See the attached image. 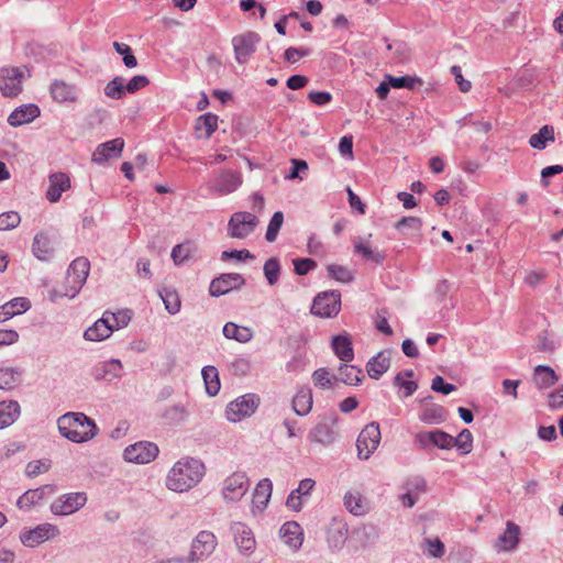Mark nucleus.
Segmentation results:
<instances>
[{"label": "nucleus", "instance_id": "15", "mask_svg": "<svg viewBox=\"0 0 563 563\" xmlns=\"http://www.w3.org/2000/svg\"><path fill=\"white\" fill-rule=\"evenodd\" d=\"M25 73L20 67H2L0 69V91L4 97H16L22 91Z\"/></svg>", "mask_w": 563, "mask_h": 563}, {"label": "nucleus", "instance_id": "23", "mask_svg": "<svg viewBox=\"0 0 563 563\" xmlns=\"http://www.w3.org/2000/svg\"><path fill=\"white\" fill-rule=\"evenodd\" d=\"M343 505L350 514L356 517L365 516L371 509L367 498L356 489H350L344 494Z\"/></svg>", "mask_w": 563, "mask_h": 563}, {"label": "nucleus", "instance_id": "59", "mask_svg": "<svg viewBox=\"0 0 563 563\" xmlns=\"http://www.w3.org/2000/svg\"><path fill=\"white\" fill-rule=\"evenodd\" d=\"M113 48L123 56V63L128 68H134L137 65L136 57L132 54L131 47L125 43L114 42Z\"/></svg>", "mask_w": 563, "mask_h": 563}, {"label": "nucleus", "instance_id": "31", "mask_svg": "<svg viewBox=\"0 0 563 563\" xmlns=\"http://www.w3.org/2000/svg\"><path fill=\"white\" fill-rule=\"evenodd\" d=\"M390 366V352L380 351L373 356L366 364V371L371 378L378 379Z\"/></svg>", "mask_w": 563, "mask_h": 563}, {"label": "nucleus", "instance_id": "17", "mask_svg": "<svg viewBox=\"0 0 563 563\" xmlns=\"http://www.w3.org/2000/svg\"><path fill=\"white\" fill-rule=\"evenodd\" d=\"M261 36L255 32H246L232 38L235 59L239 64H245L256 51Z\"/></svg>", "mask_w": 563, "mask_h": 563}, {"label": "nucleus", "instance_id": "49", "mask_svg": "<svg viewBox=\"0 0 563 563\" xmlns=\"http://www.w3.org/2000/svg\"><path fill=\"white\" fill-rule=\"evenodd\" d=\"M385 78L389 80V85H391V87L396 89L407 88L413 90L416 87L422 86V80L419 77H394L391 75H386Z\"/></svg>", "mask_w": 563, "mask_h": 563}, {"label": "nucleus", "instance_id": "9", "mask_svg": "<svg viewBox=\"0 0 563 563\" xmlns=\"http://www.w3.org/2000/svg\"><path fill=\"white\" fill-rule=\"evenodd\" d=\"M88 496L84 492L66 493L58 496L49 506L53 515L58 517L70 516L87 504Z\"/></svg>", "mask_w": 563, "mask_h": 563}, {"label": "nucleus", "instance_id": "34", "mask_svg": "<svg viewBox=\"0 0 563 563\" xmlns=\"http://www.w3.org/2000/svg\"><path fill=\"white\" fill-rule=\"evenodd\" d=\"M31 307L29 299L16 297L0 307V322L27 311Z\"/></svg>", "mask_w": 563, "mask_h": 563}, {"label": "nucleus", "instance_id": "44", "mask_svg": "<svg viewBox=\"0 0 563 563\" xmlns=\"http://www.w3.org/2000/svg\"><path fill=\"white\" fill-rule=\"evenodd\" d=\"M533 380L539 389H545L558 382V376L550 366L538 365L534 368Z\"/></svg>", "mask_w": 563, "mask_h": 563}, {"label": "nucleus", "instance_id": "32", "mask_svg": "<svg viewBox=\"0 0 563 563\" xmlns=\"http://www.w3.org/2000/svg\"><path fill=\"white\" fill-rule=\"evenodd\" d=\"M47 492H53V487L46 485L35 489H29L19 497L16 506L20 509L30 510L33 506L41 504Z\"/></svg>", "mask_w": 563, "mask_h": 563}, {"label": "nucleus", "instance_id": "27", "mask_svg": "<svg viewBox=\"0 0 563 563\" xmlns=\"http://www.w3.org/2000/svg\"><path fill=\"white\" fill-rule=\"evenodd\" d=\"M316 482L312 478H303L298 487L290 492L287 497L286 506L295 511L301 510L305 498L309 497Z\"/></svg>", "mask_w": 563, "mask_h": 563}, {"label": "nucleus", "instance_id": "54", "mask_svg": "<svg viewBox=\"0 0 563 563\" xmlns=\"http://www.w3.org/2000/svg\"><path fill=\"white\" fill-rule=\"evenodd\" d=\"M102 316L109 321V325H111L113 331L126 327L131 320L129 310H120L118 312L106 311Z\"/></svg>", "mask_w": 563, "mask_h": 563}, {"label": "nucleus", "instance_id": "36", "mask_svg": "<svg viewBox=\"0 0 563 563\" xmlns=\"http://www.w3.org/2000/svg\"><path fill=\"white\" fill-rule=\"evenodd\" d=\"M21 415V407L16 400L0 401V430L13 424Z\"/></svg>", "mask_w": 563, "mask_h": 563}, {"label": "nucleus", "instance_id": "26", "mask_svg": "<svg viewBox=\"0 0 563 563\" xmlns=\"http://www.w3.org/2000/svg\"><path fill=\"white\" fill-rule=\"evenodd\" d=\"M282 541L291 550H298L303 542V530L296 521H287L279 529Z\"/></svg>", "mask_w": 563, "mask_h": 563}, {"label": "nucleus", "instance_id": "33", "mask_svg": "<svg viewBox=\"0 0 563 563\" xmlns=\"http://www.w3.org/2000/svg\"><path fill=\"white\" fill-rule=\"evenodd\" d=\"M113 330L109 321L102 316L84 332V339L91 342H100L108 339Z\"/></svg>", "mask_w": 563, "mask_h": 563}, {"label": "nucleus", "instance_id": "42", "mask_svg": "<svg viewBox=\"0 0 563 563\" xmlns=\"http://www.w3.org/2000/svg\"><path fill=\"white\" fill-rule=\"evenodd\" d=\"M218 128V115L206 113L198 118L196 122V133L198 139H209Z\"/></svg>", "mask_w": 563, "mask_h": 563}, {"label": "nucleus", "instance_id": "48", "mask_svg": "<svg viewBox=\"0 0 563 563\" xmlns=\"http://www.w3.org/2000/svg\"><path fill=\"white\" fill-rule=\"evenodd\" d=\"M363 372L360 367L349 364H342L339 367V379L351 386L358 385L362 380Z\"/></svg>", "mask_w": 563, "mask_h": 563}, {"label": "nucleus", "instance_id": "41", "mask_svg": "<svg viewBox=\"0 0 563 563\" xmlns=\"http://www.w3.org/2000/svg\"><path fill=\"white\" fill-rule=\"evenodd\" d=\"M51 93L57 102L75 101L77 99V89L75 86L56 80L51 86Z\"/></svg>", "mask_w": 563, "mask_h": 563}, {"label": "nucleus", "instance_id": "55", "mask_svg": "<svg viewBox=\"0 0 563 563\" xmlns=\"http://www.w3.org/2000/svg\"><path fill=\"white\" fill-rule=\"evenodd\" d=\"M192 246L190 243H184V244H177L173 247L172 251V258L175 263V265H183L185 264L192 254Z\"/></svg>", "mask_w": 563, "mask_h": 563}, {"label": "nucleus", "instance_id": "6", "mask_svg": "<svg viewBox=\"0 0 563 563\" xmlns=\"http://www.w3.org/2000/svg\"><path fill=\"white\" fill-rule=\"evenodd\" d=\"M250 478L244 472H233L221 483V497L227 504L240 501L250 489Z\"/></svg>", "mask_w": 563, "mask_h": 563}, {"label": "nucleus", "instance_id": "58", "mask_svg": "<svg viewBox=\"0 0 563 563\" xmlns=\"http://www.w3.org/2000/svg\"><path fill=\"white\" fill-rule=\"evenodd\" d=\"M187 416V409L183 404H176L167 407L162 417L170 422L177 423L183 421Z\"/></svg>", "mask_w": 563, "mask_h": 563}, {"label": "nucleus", "instance_id": "3", "mask_svg": "<svg viewBox=\"0 0 563 563\" xmlns=\"http://www.w3.org/2000/svg\"><path fill=\"white\" fill-rule=\"evenodd\" d=\"M90 271V263L86 257L74 260L66 273L65 285L62 289H53L49 297L53 301L59 298H75L85 285Z\"/></svg>", "mask_w": 563, "mask_h": 563}, {"label": "nucleus", "instance_id": "13", "mask_svg": "<svg viewBox=\"0 0 563 563\" xmlns=\"http://www.w3.org/2000/svg\"><path fill=\"white\" fill-rule=\"evenodd\" d=\"M380 442V430L376 422H371L361 431L357 437V455L361 460H368Z\"/></svg>", "mask_w": 563, "mask_h": 563}, {"label": "nucleus", "instance_id": "18", "mask_svg": "<svg viewBox=\"0 0 563 563\" xmlns=\"http://www.w3.org/2000/svg\"><path fill=\"white\" fill-rule=\"evenodd\" d=\"M349 536V526L347 523L339 517L332 518L330 521L327 532L325 540L328 548L331 552H340L347 540Z\"/></svg>", "mask_w": 563, "mask_h": 563}, {"label": "nucleus", "instance_id": "62", "mask_svg": "<svg viewBox=\"0 0 563 563\" xmlns=\"http://www.w3.org/2000/svg\"><path fill=\"white\" fill-rule=\"evenodd\" d=\"M51 467V462L48 460H38L32 461L27 463L25 467V474L29 477H35L40 474L46 473Z\"/></svg>", "mask_w": 563, "mask_h": 563}, {"label": "nucleus", "instance_id": "53", "mask_svg": "<svg viewBox=\"0 0 563 563\" xmlns=\"http://www.w3.org/2000/svg\"><path fill=\"white\" fill-rule=\"evenodd\" d=\"M280 271L282 267L278 258L271 257L265 262L263 272L268 285L274 286L278 283Z\"/></svg>", "mask_w": 563, "mask_h": 563}, {"label": "nucleus", "instance_id": "37", "mask_svg": "<svg viewBox=\"0 0 563 563\" xmlns=\"http://www.w3.org/2000/svg\"><path fill=\"white\" fill-rule=\"evenodd\" d=\"M446 410L437 404H426L419 412V420L427 424H440L446 420Z\"/></svg>", "mask_w": 563, "mask_h": 563}, {"label": "nucleus", "instance_id": "39", "mask_svg": "<svg viewBox=\"0 0 563 563\" xmlns=\"http://www.w3.org/2000/svg\"><path fill=\"white\" fill-rule=\"evenodd\" d=\"M332 349L334 354L342 362H350L354 358L352 341L346 334H340L332 339Z\"/></svg>", "mask_w": 563, "mask_h": 563}, {"label": "nucleus", "instance_id": "19", "mask_svg": "<svg viewBox=\"0 0 563 563\" xmlns=\"http://www.w3.org/2000/svg\"><path fill=\"white\" fill-rule=\"evenodd\" d=\"M245 284V279L241 274L227 273L211 280L209 292L212 297H220L233 289H239Z\"/></svg>", "mask_w": 563, "mask_h": 563}, {"label": "nucleus", "instance_id": "57", "mask_svg": "<svg viewBox=\"0 0 563 563\" xmlns=\"http://www.w3.org/2000/svg\"><path fill=\"white\" fill-rule=\"evenodd\" d=\"M284 223V214L282 211H276L269 220L265 239L268 242H274L277 239L278 232Z\"/></svg>", "mask_w": 563, "mask_h": 563}, {"label": "nucleus", "instance_id": "30", "mask_svg": "<svg viewBox=\"0 0 563 563\" xmlns=\"http://www.w3.org/2000/svg\"><path fill=\"white\" fill-rule=\"evenodd\" d=\"M520 529L512 521H507L506 530L496 542V549L498 551H512L517 548L519 543Z\"/></svg>", "mask_w": 563, "mask_h": 563}, {"label": "nucleus", "instance_id": "25", "mask_svg": "<svg viewBox=\"0 0 563 563\" xmlns=\"http://www.w3.org/2000/svg\"><path fill=\"white\" fill-rule=\"evenodd\" d=\"M124 147V141L121 137L113 139L97 146L92 154V162L103 164L110 158L120 156Z\"/></svg>", "mask_w": 563, "mask_h": 563}, {"label": "nucleus", "instance_id": "5", "mask_svg": "<svg viewBox=\"0 0 563 563\" xmlns=\"http://www.w3.org/2000/svg\"><path fill=\"white\" fill-rule=\"evenodd\" d=\"M243 184L242 173L224 168L219 170L207 184L208 190L213 196H228L236 191Z\"/></svg>", "mask_w": 563, "mask_h": 563}, {"label": "nucleus", "instance_id": "21", "mask_svg": "<svg viewBox=\"0 0 563 563\" xmlns=\"http://www.w3.org/2000/svg\"><path fill=\"white\" fill-rule=\"evenodd\" d=\"M273 492V483L269 478L261 479L252 496V514L256 516L261 514L268 505Z\"/></svg>", "mask_w": 563, "mask_h": 563}, {"label": "nucleus", "instance_id": "45", "mask_svg": "<svg viewBox=\"0 0 563 563\" xmlns=\"http://www.w3.org/2000/svg\"><path fill=\"white\" fill-rule=\"evenodd\" d=\"M53 251L51 240L44 233H38L34 236L32 252L36 258L47 261L53 255Z\"/></svg>", "mask_w": 563, "mask_h": 563}, {"label": "nucleus", "instance_id": "63", "mask_svg": "<svg viewBox=\"0 0 563 563\" xmlns=\"http://www.w3.org/2000/svg\"><path fill=\"white\" fill-rule=\"evenodd\" d=\"M426 551L429 556L442 558L445 553V547L439 538L426 539Z\"/></svg>", "mask_w": 563, "mask_h": 563}, {"label": "nucleus", "instance_id": "51", "mask_svg": "<svg viewBox=\"0 0 563 563\" xmlns=\"http://www.w3.org/2000/svg\"><path fill=\"white\" fill-rule=\"evenodd\" d=\"M451 449L457 448L462 454H468L473 449V435L468 429H463L457 437H452Z\"/></svg>", "mask_w": 563, "mask_h": 563}, {"label": "nucleus", "instance_id": "38", "mask_svg": "<svg viewBox=\"0 0 563 563\" xmlns=\"http://www.w3.org/2000/svg\"><path fill=\"white\" fill-rule=\"evenodd\" d=\"M222 333L224 338L235 340L240 343H247L254 336V332L251 328L238 325L234 322H227L223 325Z\"/></svg>", "mask_w": 563, "mask_h": 563}, {"label": "nucleus", "instance_id": "20", "mask_svg": "<svg viewBox=\"0 0 563 563\" xmlns=\"http://www.w3.org/2000/svg\"><path fill=\"white\" fill-rule=\"evenodd\" d=\"M123 366L120 360L111 358L96 364L91 369V376L96 380L112 383L122 377Z\"/></svg>", "mask_w": 563, "mask_h": 563}, {"label": "nucleus", "instance_id": "7", "mask_svg": "<svg viewBox=\"0 0 563 563\" xmlns=\"http://www.w3.org/2000/svg\"><path fill=\"white\" fill-rule=\"evenodd\" d=\"M260 401V397L256 394H244L227 405L225 418L230 422H240L255 413Z\"/></svg>", "mask_w": 563, "mask_h": 563}, {"label": "nucleus", "instance_id": "12", "mask_svg": "<svg viewBox=\"0 0 563 563\" xmlns=\"http://www.w3.org/2000/svg\"><path fill=\"white\" fill-rule=\"evenodd\" d=\"M341 310V294L338 290H328L316 296L311 312L321 318L335 317Z\"/></svg>", "mask_w": 563, "mask_h": 563}, {"label": "nucleus", "instance_id": "50", "mask_svg": "<svg viewBox=\"0 0 563 563\" xmlns=\"http://www.w3.org/2000/svg\"><path fill=\"white\" fill-rule=\"evenodd\" d=\"M159 297L162 298V300L164 302L165 309L170 314H176L180 311V307H181L180 299H179L178 294L175 290L165 288L162 291H159Z\"/></svg>", "mask_w": 563, "mask_h": 563}, {"label": "nucleus", "instance_id": "29", "mask_svg": "<svg viewBox=\"0 0 563 563\" xmlns=\"http://www.w3.org/2000/svg\"><path fill=\"white\" fill-rule=\"evenodd\" d=\"M40 115V108L36 104H23L14 109L8 117V123L11 126H20L32 122Z\"/></svg>", "mask_w": 563, "mask_h": 563}, {"label": "nucleus", "instance_id": "64", "mask_svg": "<svg viewBox=\"0 0 563 563\" xmlns=\"http://www.w3.org/2000/svg\"><path fill=\"white\" fill-rule=\"evenodd\" d=\"M312 379L316 386L324 389L332 387V376L325 368H318L312 374Z\"/></svg>", "mask_w": 563, "mask_h": 563}, {"label": "nucleus", "instance_id": "47", "mask_svg": "<svg viewBox=\"0 0 563 563\" xmlns=\"http://www.w3.org/2000/svg\"><path fill=\"white\" fill-rule=\"evenodd\" d=\"M554 129L551 125H543L538 133H534L529 139V144L536 150H544L548 142H554Z\"/></svg>", "mask_w": 563, "mask_h": 563}, {"label": "nucleus", "instance_id": "56", "mask_svg": "<svg viewBox=\"0 0 563 563\" xmlns=\"http://www.w3.org/2000/svg\"><path fill=\"white\" fill-rule=\"evenodd\" d=\"M327 271L332 278L340 283L349 284L353 282V274L345 266L331 264L328 265Z\"/></svg>", "mask_w": 563, "mask_h": 563}, {"label": "nucleus", "instance_id": "35", "mask_svg": "<svg viewBox=\"0 0 563 563\" xmlns=\"http://www.w3.org/2000/svg\"><path fill=\"white\" fill-rule=\"evenodd\" d=\"M312 391L310 387L303 386L298 389L292 398V409L298 416H307L312 408Z\"/></svg>", "mask_w": 563, "mask_h": 563}, {"label": "nucleus", "instance_id": "1", "mask_svg": "<svg viewBox=\"0 0 563 563\" xmlns=\"http://www.w3.org/2000/svg\"><path fill=\"white\" fill-rule=\"evenodd\" d=\"M205 464L195 457L177 461L166 476V487L176 493L188 492L197 486L205 476Z\"/></svg>", "mask_w": 563, "mask_h": 563}, {"label": "nucleus", "instance_id": "8", "mask_svg": "<svg viewBox=\"0 0 563 563\" xmlns=\"http://www.w3.org/2000/svg\"><path fill=\"white\" fill-rule=\"evenodd\" d=\"M59 533L57 526L45 522L31 529H22L19 533V540L26 548H36L45 541L55 539Z\"/></svg>", "mask_w": 563, "mask_h": 563}, {"label": "nucleus", "instance_id": "24", "mask_svg": "<svg viewBox=\"0 0 563 563\" xmlns=\"http://www.w3.org/2000/svg\"><path fill=\"white\" fill-rule=\"evenodd\" d=\"M395 229L412 242L420 243L422 240V220L420 218L402 217L396 222Z\"/></svg>", "mask_w": 563, "mask_h": 563}, {"label": "nucleus", "instance_id": "46", "mask_svg": "<svg viewBox=\"0 0 563 563\" xmlns=\"http://www.w3.org/2000/svg\"><path fill=\"white\" fill-rule=\"evenodd\" d=\"M353 245L354 252L367 261L382 264L385 260V255L383 253L374 251L371 245L361 238L355 239Z\"/></svg>", "mask_w": 563, "mask_h": 563}, {"label": "nucleus", "instance_id": "43", "mask_svg": "<svg viewBox=\"0 0 563 563\" xmlns=\"http://www.w3.org/2000/svg\"><path fill=\"white\" fill-rule=\"evenodd\" d=\"M201 376L203 378L206 393L210 397L217 396L221 388L218 369L212 365H207L202 367Z\"/></svg>", "mask_w": 563, "mask_h": 563}, {"label": "nucleus", "instance_id": "28", "mask_svg": "<svg viewBox=\"0 0 563 563\" xmlns=\"http://www.w3.org/2000/svg\"><path fill=\"white\" fill-rule=\"evenodd\" d=\"M49 186L46 190V198L49 202H57L62 194L70 188V179L64 173L52 174L48 177Z\"/></svg>", "mask_w": 563, "mask_h": 563}, {"label": "nucleus", "instance_id": "22", "mask_svg": "<svg viewBox=\"0 0 563 563\" xmlns=\"http://www.w3.org/2000/svg\"><path fill=\"white\" fill-rule=\"evenodd\" d=\"M333 422L334 420L331 418H323L309 431L308 440L322 445H330L333 443L335 439Z\"/></svg>", "mask_w": 563, "mask_h": 563}, {"label": "nucleus", "instance_id": "61", "mask_svg": "<svg viewBox=\"0 0 563 563\" xmlns=\"http://www.w3.org/2000/svg\"><path fill=\"white\" fill-rule=\"evenodd\" d=\"M21 222V217L15 211H7L0 214V231L16 228Z\"/></svg>", "mask_w": 563, "mask_h": 563}, {"label": "nucleus", "instance_id": "14", "mask_svg": "<svg viewBox=\"0 0 563 563\" xmlns=\"http://www.w3.org/2000/svg\"><path fill=\"white\" fill-rule=\"evenodd\" d=\"M158 446L150 441L130 444L123 452V459L129 463L147 464L158 455Z\"/></svg>", "mask_w": 563, "mask_h": 563}, {"label": "nucleus", "instance_id": "60", "mask_svg": "<svg viewBox=\"0 0 563 563\" xmlns=\"http://www.w3.org/2000/svg\"><path fill=\"white\" fill-rule=\"evenodd\" d=\"M251 361L246 356H239L234 358L230 365V369L235 376H245L251 371Z\"/></svg>", "mask_w": 563, "mask_h": 563}, {"label": "nucleus", "instance_id": "52", "mask_svg": "<svg viewBox=\"0 0 563 563\" xmlns=\"http://www.w3.org/2000/svg\"><path fill=\"white\" fill-rule=\"evenodd\" d=\"M124 78L117 76L110 80L104 87V95L113 100H119L125 95Z\"/></svg>", "mask_w": 563, "mask_h": 563}, {"label": "nucleus", "instance_id": "40", "mask_svg": "<svg viewBox=\"0 0 563 563\" xmlns=\"http://www.w3.org/2000/svg\"><path fill=\"white\" fill-rule=\"evenodd\" d=\"M23 371L18 367H0V389L10 391L22 382Z\"/></svg>", "mask_w": 563, "mask_h": 563}, {"label": "nucleus", "instance_id": "2", "mask_svg": "<svg viewBox=\"0 0 563 563\" xmlns=\"http://www.w3.org/2000/svg\"><path fill=\"white\" fill-rule=\"evenodd\" d=\"M59 433L74 443H85L98 434L96 422L84 412H67L57 419Z\"/></svg>", "mask_w": 563, "mask_h": 563}, {"label": "nucleus", "instance_id": "11", "mask_svg": "<svg viewBox=\"0 0 563 563\" xmlns=\"http://www.w3.org/2000/svg\"><path fill=\"white\" fill-rule=\"evenodd\" d=\"M229 531L240 554L250 556L254 553L256 539L253 530L246 523L233 521L230 523Z\"/></svg>", "mask_w": 563, "mask_h": 563}, {"label": "nucleus", "instance_id": "4", "mask_svg": "<svg viewBox=\"0 0 563 563\" xmlns=\"http://www.w3.org/2000/svg\"><path fill=\"white\" fill-rule=\"evenodd\" d=\"M217 547V536L212 531L201 530L191 540L189 552L185 559L188 563L203 562L213 554Z\"/></svg>", "mask_w": 563, "mask_h": 563}, {"label": "nucleus", "instance_id": "10", "mask_svg": "<svg viewBox=\"0 0 563 563\" xmlns=\"http://www.w3.org/2000/svg\"><path fill=\"white\" fill-rule=\"evenodd\" d=\"M258 223L260 220L254 213L234 212L228 222V235L232 239H245L255 231Z\"/></svg>", "mask_w": 563, "mask_h": 563}, {"label": "nucleus", "instance_id": "16", "mask_svg": "<svg viewBox=\"0 0 563 563\" xmlns=\"http://www.w3.org/2000/svg\"><path fill=\"white\" fill-rule=\"evenodd\" d=\"M415 445L422 450H430L432 448H438L441 450H450L452 442V435L435 429L431 431H421L415 435L413 440Z\"/></svg>", "mask_w": 563, "mask_h": 563}]
</instances>
